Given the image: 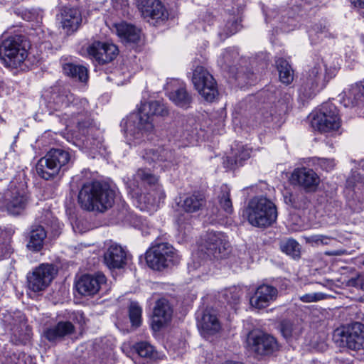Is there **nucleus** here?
I'll return each mask as SVG.
<instances>
[{
  "label": "nucleus",
  "mask_w": 364,
  "mask_h": 364,
  "mask_svg": "<svg viewBox=\"0 0 364 364\" xmlns=\"http://www.w3.org/2000/svg\"><path fill=\"white\" fill-rule=\"evenodd\" d=\"M362 264H363V265H364V260L363 261Z\"/></svg>",
  "instance_id": "nucleus-62"
},
{
  "label": "nucleus",
  "mask_w": 364,
  "mask_h": 364,
  "mask_svg": "<svg viewBox=\"0 0 364 364\" xmlns=\"http://www.w3.org/2000/svg\"><path fill=\"white\" fill-rule=\"evenodd\" d=\"M247 348L258 355H267L278 349L276 339L258 330L250 331L247 337Z\"/></svg>",
  "instance_id": "nucleus-14"
},
{
  "label": "nucleus",
  "mask_w": 364,
  "mask_h": 364,
  "mask_svg": "<svg viewBox=\"0 0 364 364\" xmlns=\"http://www.w3.org/2000/svg\"><path fill=\"white\" fill-rule=\"evenodd\" d=\"M191 82L198 95L206 102H213L219 97L217 81L203 66L193 63Z\"/></svg>",
  "instance_id": "nucleus-9"
},
{
  "label": "nucleus",
  "mask_w": 364,
  "mask_h": 364,
  "mask_svg": "<svg viewBox=\"0 0 364 364\" xmlns=\"http://www.w3.org/2000/svg\"><path fill=\"white\" fill-rule=\"evenodd\" d=\"M114 198L115 191L108 184L95 181L83 184L78 203L84 210L103 213L112 206Z\"/></svg>",
  "instance_id": "nucleus-4"
},
{
  "label": "nucleus",
  "mask_w": 364,
  "mask_h": 364,
  "mask_svg": "<svg viewBox=\"0 0 364 364\" xmlns=\"http://www.w3.org/2000/svg\"><path fill=\"white\" fill-rule=\"evenodd\" d=\"M77 123L80 128L85 127L86 125L84 124V122H81L80 119H77Z\"/></svg>",
  "instance_id": "nucleus-57"
},
{
  "label": "nucleus",
  "mask_w": 364,
  "mask_h": 364,
  "mask_svg": "<svg viewBox=\"0 0 364 364\" xmlns=\"http://www.w3.org/2000/svg\"><path fill=\"white\" fill-rule=\"evenodd\" d=\"M135 351L142 358L149 360H156L159 358L157 351L148 342H139L134 346Z\"/></svg>",
  "instance_id": "nucleus-38"
},
{
  "label": "nucleus",
  "mask_w": 364,
  "mask_h": 364,
  "mask_svg": "<svg viewBox=\"0 0 364 364\" xmlns=\"http://www.w3.org/2000/svg\"><path fill=\"white\" fill-rule=\"evenodd\" d=\"M122 82H123V81L116 82V83H117V85H119L120 83H122Z\"/></svg>",
  "instance_id": "nucleus-61"
},
{
  "label": "nucleus",
  "mask_w": 364,
  "mask_h": 364,
  "mask_svg": "<svg viewBox=\"0 0 364 364\" xmlns=\"http://www.w3.org/2000/svg\"><path fill=\"white\" fill-rule=\"evenodd\" d=\"M245 214L249 223L257 228H266L276 222V205L264 197H254L248 203Z\"/></svg>",
  "instance_id": "nucleus-6"
},
{
  "label": "nucleus",
  "mask_w": 364,
  "mask_h": 364,
  "mask_svg": "<svg viewBox=\"0 0 364 364\" xmlns=\"http://www.w3.org/2000/svg\"><path fill=\"white\" fill-rule=\"evenodd\" d=\"M166 95L177 107L187 109L193 102L192 95L187 90L186 85L178 79L170 80L165 85Z\"/></svg>",
  "instance_id": "nucleus-16"
},
{
  "label": "nucleus",
  "mask_w": 364,
  "mask_h": 364,
  "mask_svg": "<svg viewBox=\"0 0 364 364\" xmlns=\"http://www.w3.org/2000/svg\"><path fill=\"white\" fill-rule=\"evenodd\" d=\"M242 295V290L236 287L225 289L223 294L226 302L234 309H236V306L240 304Z\"/></svg>",
  "instance_id": "nucleus-40"
},
{
  "label": "nucleus",
  "mask_w": 364,
  "mask_h": 364,
  "mask_svg": "<svg viewBox=\"0 0 364 364\" xmlns=\"http://www.w3.org/2000/svg\"><path fill=\"white\" fill-rule=\"evenodd\" d=\"M276 65L279 80L287 85L291 84L294 80V70L289 62L284 58H279Z\"/></svg>",
  "instance_id": "nucleus-36"
},
{
  "label": "nucleus",
  "mask_w": 364,
  "mask_h": 364,
  "mask_svg": "<svg viewBox=\"0 0 364 364\" xmlns=\"http://www.w3.org/2000/svg\"><path fill=\"white\" fill-rule=\"evenodd\" d=\"M136 6L141 16L154 26L168 18V12L160 0H137Z\"/></svg>",
  "instance_id": "nucleus-12"
},
{
  "label": "nucleus",
  "mask_w": 364,
  "mask_h": 364,
  "mask_svg": "<svg viewBox=\"0 0 364 364\" xmlns=\"http://www.w3.org/2000/svg\"><path fill=\"white\" fill-rule=\"evenodd\" d=\"M75 317L81 326L85 324V318L83 313L77 311L74 314Z\"/></svg>",
  "instance_id": "nucleus-55"
},
{
  "label": "nucleus",
  "mask_w": 364,
  "mask_h": 364,
  "mask_svg": "<svg viewBox=\"0 0 364 364\" xmlns=\"http://www.w3.org/2000/svg\"><path fill=\"white\" fill-rule=\"evenodd\" d=\"M351 3L355 7L364 9V0H352Z\"/></svg>",
  "instance_id": "nucleus-56"
},
{
  "label": "nucleus",
  "mask_w": 364,
  "mask_h": 364,
  "mask_svg": "<svg viewBox=\"0 0 364 364\" xmlns=\"http://www.w3.org/2000/svg\"><path fill=\"white\" fill-rule=\"evenodd\" d=\"M96 46H110V44L108 43H100V42H98Z\"/></svg>",
  "instance_id": "nucleus-58"
},
{
  "label": "nucleus",
  "mask_w": 364,
  "mask_h": 364,
  "mask_svg": "<svg viewBox=\"0 0 364 364\" xmlns=\"http://www.w3.org/2000/svg\"><path fill=\"white\" fill-rule=\"evenodd\" d=\"M138 70V66L136 68L132 67L130 69L128 68V63L127 62L124 63L121 66L120 69H117L114 71V74L117 75L122 73L124 75V80L127 78H129L133 74H134Z\"/></svg>",
  "instance_id": "nucleus-49"
},
{
  "label": "nucleus",
  "mask_w": 364,
  "mask_h": 364,
  "mask_svg": "<svg viewBox=\"0 0 364 364\" xmlns=\"http://www.w3.org/2000/svg\"><path fill=\"white\" fill-rule=\"evenodd\" d=\"M202 246L208 255H213L215 258H223L228 255L230 247L223 233L213 231L208 232L204 235Z\"/></svg>",
  "instance_id": "nucleus-15"
},
{
  "label": "nucleus",
  "mask_w": 364,
  "mask_h": 364,
  "mask_svg": "<svg viewBox=\"0 0 364 364\" xmlns=\"http://www.w3.org/2000/svg\"><path fill=\"white\" fill-rule=\"evenodd\" d=\"M115 28L117 36L122 42L130 43L140 42L142 36L141 32L136 26L125 22H121L115 24Z\"/></svg>",
  "instance_id": "nucleus-28"
},
{
  "label": "nucleus",
  "mask_w": 364,
  "mask_h": 364,
  "mask_svg": "<svg viewBox=\"0 0 364 364\" xmlns=\"http://www.w3.org/2000/svg\"><path fill=\"white\" fill-rule=\"evenodd\" d=\"M280 248L282 252H285L294 258L299 256V245L293 239H289L286 241L282 242L280 244Z\"/></svg>",
  "instance_id": "nucleus-41"
},
{
  "label": "nucleus",
  "mask_w": 364,
  "mask_h": 364,
  "mask_svg": "<svg viewBox=\"0 0 364 364\" xmlns=\"http://www.w3.org/2000/svg\"><path fill=\"white\" fill-rule=\"evenodd\" d=\"M348 98L353 106L359 105L364 100V80L353 85L348 91Z\"/></svg>",
  "instance_id": "nucleus-39"
},
{
  "label": "nucleus",
  "mask_w": 364,
  "mask_h": 364,
  "mask_svg": "<svg viewBox=\"0 0 364 364\" xmlns=\"http://www.w3.org/2000/svg\"><path fill=\"white\" fill-rule=\"evenodd\" d=\"M339 335L348 348L356 350L364 348V324L355 322L343 328Z\"/></svg>",
  "instance_id": "nucleus-18"
},
{
  "label": "nucleus",
  "mask_w": 364,
  "mask_h": 364,
  "mask_svg": "<svg viewBox=\"0 0 364 364\" xmlns=\"http://www.w3.org/2000/svg\"><path fill=\"white\" fill-rule=\"evenodd\" d=\"M250 152L251 150L249 148L237 144L236 148L232 149L231 155L226 157L225 164L230 168L242 166L243 161L250 157Z\"/></svg>",
  "instance_id": "nucleus-32"
},
{
  "label": "nucleus",
  "mask_w": 364,
  "mask_h": 364,
  "mask_svg": "<svg viewBox=\"0 0 364 364\" xmlns=\"http://www.w3.org/2000/svg\"><path fill=\"white\" fill-rule=\"evenodd\" d=\"M326 298V295L321 292L305 294L299 296V299L304 303L317 302Z\"/></svg>",
  "instance_id": "nucleus-48"
},
{
  "label": "nucleus",
  "mask_w": 364,
  "mask_h": 364,
  "mask_svg": "<svg viewBox=\"0 0 364 364\" xmlns=\"http://www.w3.org/2000/svg\"><path fill=\"white\" fill-rule=\"evenodd\" d=\"M277 294L278 291L274 287L268 284L259 285L250 299V305L257 309H264L276 300Z\"/></svg>",
  "instance_id": "nucleus-23"
},
{
  "label": "nucleus",
  "mask_w": 364,
  "mask_h": 364,
  "mask_svg": "<svg viewBox=\"0 0 364 364\" xmlns=\"http://www.w3.org/2000/svg\"><path fill=\"white\" fill-rule=\"evenodd\" d=\"M127 254L117 244H112L104 254V262L110 269H120L126 264Z\"/></svg>",
  "instance_id": "nucleus-26"
},
{
  "label": "nucleus",
  "mask_w": 364,
  "mask_h": 364,
  "mask_svg": "<svg viewBox=\"0 0 364 364\" xmlns=\"http://www.w3.org/2000/svg\"><path fill=\"white\" fill-rule=\"evenodd\" d=\"M316 164L322 169L330 171L335 167L336 162L333 159L318 158Z\"/></svg>",
  "instance_id": "nucleus-50"
},
{
  "label": "nucleus",
  "mask_w": 364,
  "mask_h": 364,
  "mask_svg": "<svg viewBox=\"0 0 364 364\" xmlns=\"http://www.w3.org/2000/svg\"><path fill=\"white\" fill-rule=\"evenodd\" d=\"M158 181L157 176L145 168H139L133 180L129 181L128 186L133 196L140 204H144L141 210L157 207L165 198V193Z\"/></svg>",
  "instance_id": "nucleus-1"
},
{
  "label": "nucleus",
  "mask_w": 364,
  "mask_h": 364,
  "mask_svg": "<svg viewBox=\"0 0 364 364\" xmlns=\"http://www.w3.org/2000/svg\"><path fill=\"white\" fill-rule=\"evenodd\" d=\"M336 71L335 66L327 68L322 58H314L301 79L300 95L306 98L311 97L325 86L326 81L335 76Z\"/></svg>",
  "instance_id": "nucleus-5"
},
{
  "label": "nucleus",
  "mask_w": 364,
  "mask_h": 364,
  "mask_svg": "<svg viewBox=\"0 0 364 364\" xmlns=\"http://www.w3.org/2000/svg\"><path fill=\"white\" fill-rule=\"evenodd\" d=\"M32 35L26 36L21 32L7 31L0 37V46H26L35 42L31 39Z\"/></svg>",
  "instance_id": "nucleus-31"
},
{
  "label": "nucleus",
  "mask_w": 364,
  "mask_h": 364,
  "mask_svg": "<svg viewBox=\"0 0 364 364\" xmlns=\"http://www.w3.org/2000/svg\"><path fill=\"white\" fill-rule=\"evenodd\" d=\"M225 63L227 64V66L229 67V72L232 74V75L235 77H237V73L235 72V70L236 69L235 67L230 65V56L229 55H224Z\"/></svg>",
  "instance_id": "nucleus-53"
},
{
  "label": "nucleus",
  "mask_w": 364,
  "mask_h": 364,
  "mask_svg": "<svg viewBox=\"0 0 364 364\" xmlns=\"http://www.w3.org/2000/svg\"><path fill=\"white\" fill-rule=\"evenodd\" d=\"M107 79L108 80H113V79H112V78H111L110 77H107Z\"/></svg>",
  "instance_id": "nucleus-60"
},
{
  "label": "nucleus",
  "mask_w": 364,
  "mask_h": 364,
  "mask_svg": "<svg viewBox=\"0 0 364 364\" xmlns=\"http://www.w3.org/2000/svg\"><path fill=\"white\" fill-rule=\"evenodd\" d=\"M207 198L204 193L194 191L183 195L177 202L178 208L187 214H193L205 208Z\"/></svg>",
  "instance_id": "nucleus-20"
},
{
  "label": "nucleus",
  "mask_w": 364,
  "mask_h": 364,
  "mask_svg": "<svg viewBox=\"0 0 364 364\" xmlns=\"http://www.w3.org/2000/svg\"><path fill=\"white\" fill-rule=\"evenodd\" d=\"M220 204L221 208L228 213L232 211V201L230 198V191L227 187L223 190L222 196L220 197Z\"/></svg>",
  "instance_id": "nucleus-45"
},
{
  "label": "nucleus",
  "mask_w": 364,
  "mask_h": 364,
  "mask_svg": "<svg viewBox=\"0 0 364 364\" xmlns=\"http://www.w3.org/2000/svg\"><path fill=\"white\" fill-rule=\"evenodd\" d=\"M99 65H104L112 61L119 54L118 47H82L80 51Z\"/></svg>",
  "instance_id": "nucleus-22"
},
{
  "label": "nucleus",
  "mask_w": 364,
  "mask_h": 364,
  "mask_svg": "<svg viewBox=\"0 0 364 364\" xmlns=\"http://www.w3.org/2000/svg\"><path fill=\"white\" fill-rule=\"evenodd\" d=\"M191 217L188 215L181 214L176 218V223L179 229L186 228V225H190Z\"/></svg>",
  "instance_id": "nucleus-52"
},
{
  "label": "nucleus",
  "mask_w": 364,
  "mask_h": 364,
  "mask_svg": "<svg viewBox=\"0 0 364 364\" xmlns=\"http://www.w3.org/2000/svg\"><path fill=\"white\" fill-rule=\"evenodd\" d=\"M240 29V23L237 18L232 17L231 20L227 21L225 26L220 28L218 32L220 41L222 43L230 36L235 34Z\"/></svg>",
  "instance_id": "nucleus-37"
},
{
  "label": "nucleus",
  "mask_w": 364,
  "mask_h": 364,
  "mask_svg": "<svg viewBox=\"0 0 364 364\" xmlns=\"http://www.w3.org/2000/svg\"><path fill=\"white\" fill-rule=\"evenodd\" d=\"M63 73L75 81L86 83L89 79L87 68L82 65L67 63L63 65Z\"/></svg>",
  "instance_id": "nucleus-34"
},
{
  "label": "nucleus",
  "mask_w": 364,
  "mask_h": 364,
  "mask_svg": "<svg viewBox=\"0 0 364 364\" xmlns=\"http://www.w3.org/2000/svg\"><path fill=\"white\" fill-rule=\"evenodd\" d=\"M81 20L80 14L75 9L67 8L62 13V26L67 33L76 31Z\"/></svg>",
  "instance_id": "nucleus-33"
},
{
  "label": "nucleus",
  "mask_w": 364,
  "mask_h": 364,
  "mask_svg": "<svg viewBox=\"0 0 364 364\" xmlns=\"http://www.w3.org/2000/svg\"><path fill=\"white\" fill-rule=\"evenodd\" d=\"M173 137L179 147L193 146L197 141L196 129L189 124L181 125L177 127Z\"/></svg>",
  "instance_id": "nucleus-27"
},
{
  "label": "nucleus",
  "mask_w": 364,
  "mask_h": 364,
  "mask_svg": "<svg viewBox=\"0 0 364 364\" xmlns=\"http://www.w3.org/2000/svg\"><path fill=\"white\" fill-rule=\"evenodd\" d=\"M143 159L154 168L159 166L162 168H169L176 163V159L171 149L162 146L145 149L141 153Z\"/></svg>",
  "instance_id": "nucleus-17"
},
{
  "label": "nucleus",
  "mask_w": 364,
  "mask_h": 364,
  "mask_svg": "<svg viewBox=\"0 0 364 364\" xmlns=\"http://www.w3.org/2000/svg\"><path fill=\"white\" fill-rule=\"evenodd\" d=\"M46 236V231L42 225H32L28 235V242L27 244L28 249L33 252H38L41 250Z\"/></svg>",
  "instance_id": "nucleus-30"
},
{
  "label": "nucleus",
  "mask_w": 364,
  "mask_h": 364,
  "mask_svg": "<svg viewBox=\"0 0 364 364\" xmlns=\"http://www.w3.org/2000/svg\"><path fill=\"white\" fill-rule=\"evenodd\" d=\"M199 326L204 333L209 335L215 334L221 329V323L213 310H206L203 313Z\"/></svg>",
  "instance_id": "nucleus-29"
},
{
  "label": "nucleus",
  "mask_w": 364,
  "mask_h": 364,
  "mask_svg": "<svg viewBox=\"0 0 364 364\" xmlns=\"http://www.w3.org/2000/svg\"><path fill=\"white\" fill-rule=\"evenodd\" d=\"M332 237L323 235H314L306 238V242L312 245H329Z\"/></svg>",
  "instance_id": "nucleus-46"
},
{
  "label": "nucleus",
  "mask_w": 364,
  "mask_h": 364,
  "mask_svg": "<svg viewBox=\"0 0 364 364\" xmlns=\"http://www.w3.org/2000/svg\"><path fill=\"white\" fill-rule=\"evenodd\" d=\"M88 102L85 100H78L65 87H55L47 102L50 114H57L65 120L70 118H78L80 116L87 117Z\"/></svg>",
  "instance_id": "nucleus-3"
},
{
  "label": "nucleus",
  "mask_w": 364,
  "mask_h": 364,
  "mask_svg": "<svg viewBox=\"0 0 364 364\" xmlns=\"http://www.w3.org/2000/svg\"><path fill=\"white\" fill-rule=\"evenodd\" d=\"M347 285L364 290V278L358 274L355 277L349 279L347 282Z\"/></svg>",
  "instance_id": "nucleus-51"
},
{
  "label": "nucleus",
  "mask_w": 364,
  "mask_h": 364,
  "mask_svg": "<svg viewBox=\"0 0 364 364\" xmlns=\"http://www.w3.org/2000/svg\"><path fill=\"white\" fill-rule=\"evenodd\" d=\"M106 277L102 273L85 274L76 283L77 291L84 296H92L97 294L102 285L106 284Z\"/></svg>",
  "instance_id": "nucleus-21"
},
{
  "label": "nucleus",
  "mask_w": 364,
  "mask_h": 364,
  "mask_svg": "<svg viewBox=\"0 0 364 364\" xmlns=\"http://www.w3.org/2000/svg\"><path fill=\"white\" fill-rule=\"evenodd\" d=\"M147 265L155 270L178 265L181 256L178 251L168 242L153 245L146 252Z\"/></svg>",
  "instance_id": "nucleus-8"
},
{
  "label": "nucleus",
  "mask_w": 364,
  "mask_h": 364,
  "mask_svg": "<svg viewBox=\"0 0 364 364\" xmlns=\"http://www.w3.org/2000/svg\"><path fill=\"white\" fill-rule=\"evenodd\" d=\"M173 310L168 301L164 298L159 299L154 309L152 326L156 331L168 323L172 317Z\"/></svg>",
  "instance_id": "nucleus-25"
},
{
  "label": "nucleus",
  "mask_w": 364,
  "mask_h": 364,
  "mask_svg": "<svg viewBox=\"0 0 364 364\" xmlns=\"http://www.w3.org/2000/svg\"><path fill=\"white\" fill-rule=\"evenodd\" d=\"M59 323L46 328L43 331L45 338L52 343H57L62 341L60 334L59 333Z\"/></svg>",
  "instance_id": "nucleus-44"
},
{
  "label": "nucleus",
  "mask_w": 364,
  "mask_h": 364,
  "mask_svg": "<svg viewBox=\"0 0 364 364\" xmlns=\"http://www.w3.org/2000/svg\"><path fill=\"white\" fill-rule=\"evenodd\" d=\"M56 271L53 264H41L27 276L28 287L33 292L45 290L53 279Z\"/></svg>",
  "instance_id": "nucleus-13"
},
{
  "label": "nucleus",
  "mask_w": 364,
  "mask_h": 364,
  "mask_svg": "<svg viewBox=\"0 0 364 364\" xmlns=\"http://www.w3.org/2000/svg\"><path fill=\"white\" fill-rule=\"evenodd\" d=\"M20 330H14L13 336L15 338L16 343H26L31 338V329L28 326L23 324L20 326Z\"/></svg>",
  "instance_id": "nucleus-43"
},
{
  "label": "nucleus",
  "mask_w": 364,
  "mask_h": 364,
  "mask_svg": "<svg viewBox=\"0 0 364 364\" xmlns=\"http://www.w3.org/2000/svg\"><path fill=\"white\" fill-rule=\"evenodd\" d=\"M290 181L292 184L298 185L308 192L314 191L320 183L318 174L314 170L306 167L295 168Z\"/></svg>",
  "instance_id": "nucleus-19"
},
{
  "label": "nucleus",
  "mask_w": 364,
  "mask_h": 364,
  "mask_svg": "<svg viewBox=\"0 0 364 364\" xmlns=\"http://www.w3.org/2000/svg\"><path fill=\"white\" fill-rule=\"evenodd\" d=\"M142 309L136 302H132L129 307V316L132 325L139 327L141 322Z\"/></svg>",
  "instance_id": "nucleus-42"
},
{
  "label": "nucleus",
  "mask_w": 364,
  "mask_h": 364,
  "mask_svg": "<svg viewBox=\"0 0 364 364\" xmlns=\"http://www.w3.org/2000/svg\"><path fill=\"white\" fill-rule=\"evenodd\" d=\"M168 111L160 101L141 102L136 114H132L126 122V136L129 140L140 139L144 134L153 132L154 117L167 115Z\"/></svg>",
  "instance_id": "nucleus-2"
},
{
  "label": "nucleus",
  "mask_w": 364,
  "mask_h": 364,
  "mask_svg": "<svg viewBox=\"0 0 364 364\" xmlns=\"http://www.w3.org/2000/svg\"><path fill=\"white\" fill-rule=\"evenodd\" d=\"M71 162V155L63 149H51L36 164L38 175L45 179L50 180L58 176L61 170L67 168Z\"/></svg>",
  "instance_id": "nucleus-7"
},
{
  "label": "nucleus",
  "mask_w": 364,
  "mask_h": 364,
  "mask_svg": "<svg viewBox=\"0 0 364 364\" xmlns=\"http://www.w3.org/2000/svg\"><path fill=\"white\" fill-rule=\"evenodd\" d=\"M360 40H361L360 43H363V44L364 45V36H362L360 37Z\"/></svg>",
  "instance_id": "nucleus-59"
},
{
  "label": "nucleus",
  "mask_w": 364,
  "mask_h": 364,
  "mask_svg": "<svg viewBox=\"0 0 364 364\" xmlns=\"http://www.w3.org/2000/svg\"><path fill=\"white\" fill-rule=\"evenodd\" d=\"M14 234V231L11 229L1 230V235L4 236L6 242H9L11 241V237Z\"/></svg>",
  "instance_id": "nucleus-54"
},
{
  "label": "nucleus",
  "mask_w": 364,
  "mask_h": 364,
  "mask_svg": "<svg viewBox=\"0 0 364 364\" xmlns=\"http://www.w3.org/2000/svg\"><path fill=\"white\" fill-rule=\"evenodd\" d=\"M28 55L24 47H0V60L6 68L20 67Z\"/></svg>",
  "instance_id": "nucleus-24"
},
{
  "label": "nucleus",
  "mask_w": 364,
  "mask_h": 364,
  "mask_svg": "<svg viewBox=\"0 0 364 364\" xmlns=\"http://www.w3.org/2000/svg\"><path fill=\"white\" fill-rule=\"evenodd\" d=\"M59 323V333L60 334L61 339L63 340L65 337L69 336L74 333L75 326L70 321H60Z\"/></svg>",
  "instance_id": "nucleus-47"
},
{
  "label": "nucleus",
  "mask_w": 364,
  "mask_h": 364,
  "mask_svg": "<svg viewBox=\"0 0 364 364\" xmlns=\"http://www.w3.org/2000/svg\"><path fill=\"white\" fill-rule=\"evenodd\" d=\"M341 118L337 107L331 102H326L313 116L311 127L321 132L338 130L341 127Z\"/></svg>",
  "instance_id": "nucleus-11"
},
{
  "label": "nucleus",
  "mask_w": 364,
  "mask_h": 364,
  "mask_svg": "<svg viewBox=\"0 0 364 364\" xmlns=\"http://www.w3.org/2000/svg\"><path fill=\"white\" fill-rule=\"evenodd\" d=\"M28 202L29 196L25 184L21 183L17 185L14 182H11L4 194L1 205L8 214L19 215L23 213Z\"/></svg>",
  "instance_id": "nucleus-10"
},
{
  "label": "nucleus",
  "mask_w": 364,
  "mask_h": 364,
  "mask_svg": "<svg viewBox=\"0 0 364 364\" xmlns=\"http://www.w3.org/2000/svg\"><path fill=\"white\" fill-rule=\"evenodd\" d=\"M280 331L284 338L289 341L296 339L302 331V326L298 321L284 320L280 325Z\"/></svg>",
  "instance_id": "nucleus-35"
}]
</instances>
